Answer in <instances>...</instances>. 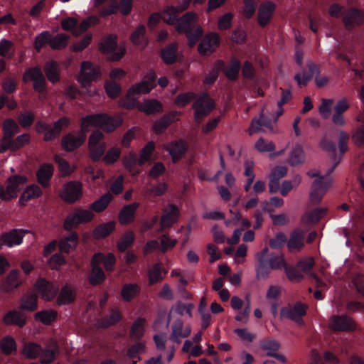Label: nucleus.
<instances>
[{"instance_id": "1", "label": "nucleus", "mask_w": 364, "mask_h": 364, "mask_svg": "<svg viewBox=\"0 0 364 364\" xmlns=\"http://www.w3.org/2000/svg\"><path fill=\"white\" fill-rule=\"evenodd\" d=\"M195 100L192 108L195 109L194 119L200 122L203 117L210 114L215 109V104L208 92H203L199 96L189 91L179 94L175 99L174 103L180 107H183Z\"/></svg>"}, {"instance_id": "2", "label": "nucleus", "mask_w": 364, "mask_h": 364, "mask_svg": "<svg viewBox=\"0 0 364 364\" xmlns=\"http://www.w3.org/2000/svg\"><path fill=\"white\" fill-rule=\"evenodd\" d=\"M122 123L123 119L120 116L113 117L107 113L87 114L81 119L80 129L77 134L83 136L85 141L90 126L100 128L106 133H112L122 126Z\"/></svg>"}, {"instance_id": "3", "label": "nucleus", "mask_w": 364, "mask_h": 364, "mask_svg": "<svg viewBox=\"0 0 364 364\" xmlns=\"http://www.w3.org/2000/svg\"><path fill=\"white\" fill-rule=\"evenodd\" d=\"M255 258L256 277L258 279H266L269 277L272 270L282 269V265L284 264V257L283 255H277L274 253L269 254L268 247H264L260 252H258Z\"/></svg>"}, {"instance_id": "4", "label": "nucleus", "mask_w": 364, "mask_h": 364, "mask_svg": "<svg viewBox=\"0 0 364 364\" xmlns=\"http://www.w3.org/2000/svg\"><path fill=\"white\" fill-rule=\"evenodd\" d=\"M94 217L95 214L90 210L81 207L76 208L65 219L63 223L64 230L70 232L82 224L91 222Z\"/></svg>"}, {"instance_id": "5", "label": "nucleus", "mask_w": 364, "mask_h": 364, "mask_svg": "<svg viewBox=\"0 0 364 364\" xmlns=\"http://www.w3.org/2000/svg\"><path fill=\"white\" fill-rule=\"evenodd\" d=\"M100 50L106 55H109L113 61L120 60L126 53L124 46H119L117 36L109 34L106 36L99 45Z\"/></svg>"}, {"instance_id": "6", "label": "nucleus", "mask_w": 364, "mask_h": 364, "mask_svg": "<svg viewBox=\"0 0 364 364\" xmlns=\"http://www.w3.org/2000/svg\"><path fill=\"white\" fill-rule=\"evenodd\" d=\"M22 80L25 83H27L28 81H33V90L36 92L41 95L46 93V79L39 67L34 66L27 68L23 75Z\"/></svg>"}, {"instance_id": "7", "label": "nucleus", "mask_w": 364, "mask_h": 364, "mask_svg": "<svg viewBox=\"0 0 364 364\" xmlns=\"http://www.w3.org/2000/svg\"><path fill=\"white\" fill-rule=\"evenodd\" d=\"M82 184L77 181H71L63 185L61 198L69 204H73L82 197Z\"/></svg>"}, {"instance_id": "8", "label": "nucleus", "mask_w": 364, "mask_h": 364, "mask_svg": "<svg viewBox=\"0 0 364 364\" xmlns=\"http://www.w3.org/2000/svg\"><path fill=\"white\" fill-rule=\"evenodd\" d=\"M307 306L301 302H296L294 306H284L280 310V316L295 321L299 326L304 324L303 317L306 314Z\"/></svg>"}, {"instance_id": "9", "label": "nucleus", "mask_w": 364, "mask_h": 364, "mask_svg": "<svg viewBox=\"0 0 364 364\" xmlns=\"http://www.w3.org/2000/svg\"><path fill=\"white\" fill-rule=\"evenodd\" d=\"M34 288L41 299L46 301H53L57 296L59 291L58 285L43 277L36 280Z\"/></svg>"}, {"instance_id": "10", "label": "nucleus", "mask_w": 364, "mask_h": 364, "mask_svg": "<svg viewBox=\"0 0 364 364\" xmlns=\"http://www.w3.org/2000/svg\"><path fill=\"white\" fill-rule=\"evenodd\" d=\"M28 232V230L23 229L14 228L1 233L0 235V250L4 246L11 248L20 245L22 244L23 237Z\"/></svg>"}, {"instance_id": "11", "label": "nucleus", "mask_w": 364, "mask_h": 364, "mask_svg": "<svg viewBox=\"0 0 364 364\" xmlns=\"http://www.w3.org/2000/svg\"><path fill=\"white\" fill-rule=\"evenodd\" d=\"M342 21L348 31H352L364 23V13L355 7L348 8L343 13Z\"/></svg>"}, {"instance_id": "12", "label": "nucleus", "mask_w": 364, "mask_h": 364, "mask_svg": "<svg viewBox=\"0 0 364 364\" xmlns=\"http://www.w3.org/2000/svg\"><path fill=\"white\" fill-rule=\"evenodd\" d=\"M101 75L100 68L92 63L84 61L82 63L79 81L82 87H86L92 81L97 80Z\"/></svg>"}, {"instance_id": "13", "label": "nucleus", "mask_w": 364, "mask_h": 364, "mask_svg": "<svg viewBox=\"0 0 364 364\" xmlns=\"http://www.w3.org/2000/svg\"><path fill=\"white\" fill-rule=\"evenodd\" d=\"M63 127L60 124H57V122L53 123V127H51L49 124L44 121L39 120L36 123V130L38 134L43 133V140L46 142L52 141L57 139Z\"/></svg>"}, {"instance_id": "14", "label": "nucleus", "mask_w": 364, "mask_h": 364, "mask_svg": "<svg viewBox=\"0 0 364 364\" xmlns=\"http://www.w3.org/2000/svg\"><path fill=\"white\" fill-rule=\"evenodd\" d=\"M220 38L217 33L206 34L198 46V51L201 55H208L213 53L220 46Z\"/></svg>"}, {"instance_id": "15", "label": "nucleus", "mask_w": 364, "mask_h": 364, "mask_svg": "<svg viewBox=\"0 0 364 364\" xmlns=\"http://www.w3.org/2000/svg\"><path fill=\"white\" fill-rule=\"evenodd\" d=\"M276 9V4L271 1H265L259 5L257 13V23L260 27L265 28L270 23Z\"/></svg>"}, {"instance_id": "16", "label": "nucleus", "mask_w": 364, "mask_h": 364, "mask_svg": "<svg viewBox=\"0 0 364 364\" xmlns=\"http://www.w3.org/2000/svg\"><path fill=\"white\" fill-rule=\"evenodd\" d=\"M330 184L331 181L328 179H325L323 176L314 180L310 192L311 202L314 204L318 203L329 188Z\"/></svg>"}, {"instance_id": "17", "label": "nucleus", "mask_w": 364, "mask_h": 364, "mask_svg": "<svg viewBox=\"0 0 364 364\" xmlns=\"http://www.w3.org/2000/svg\"><path fill=\"white\" fill-rule=\"evenodd\" d=\"M166 150L171 156L173 164L178 163L188 150V146L183 139L173 140L169 142Z\"/></svg>"}, {"instance_id": "18", "label": "nucleus", "mask_w": 364, "mask_h": 364, "mask_svg": "<svg viewBox=\"0 0 364 364\" xmlns=\"http://www.w3.org/2000/svg\"><path fill=\"white\" fill-rule=\"evenodd\" d=\"M191 0H180L177 6H169L164 10V21L169 25H174L177 21V16L186 11Z\"/></svg>"}, {"instance_id": "19", "label": "nucleus", "mask_w": 364, "mask_h": 364, "mask_svg": "<svg viewBox=\"0 0 364 364\" xmlns=\"http://www.w3.org/2000/svg\"><path fill=\"white\" fill-rule=\"evenodd\" d=\"M330 327L334 331H352L355 329L353 320L347 315H333L330 318Z\"/></svg>"}, {"instance_id": "20", "label": "nucleus", "mask_w": 364, "mask_h": 364, "mask_svg": "<svg viewBox=\"0 0 364 364\" xmlns=\"http://www.w3.org/2000/svg\"><path fill=\"white\" fill-rule=\"evenodd\" d=\"M27 182V178L23 176L14 175L7 179L5 195L8 201L17 197V193L20 191V185Z\"/></svg>"}, {"instance_id": "21", "label": "nucleus", "mask_w": 364, "mask_h": 364, "mask_svg": "<svg viewBox=\"0 0 364 364\" xmlns=\"http://www.w3.org/2000/svg\"><path fill=\"white\" fill-rule=\"evenodd\" d=\"M56 304L59 306L70 305L76 300V291L70 284H65L58 291Z\"/></svg>"}, {"instance_id": "22", "label": "nucleus", "mask_w": 364, "mask_h": 364, "mask_svg": "<svg viewBox=\"0 0 364 364\" xmlns=\"http://www.w3.org/2000/svg\"><path fill=\"white\" fill-rule=\"evenodd\" d=\"M85 142L83 136L69 132L62 137L60 145L65 151L72 152L79 149Z\"/></svg>"}, {"instance_id": "23", "label": "nucleus", "mask_w": 364, "mask_h": 364, "mask_svg": "<svg viewBox=\"0 0 364 364\" xmlns=\"http://www.w3.org/2000/svg\"><path fill=\"white\" fill-rule=\"evenodd\" d=\"M307 68L308 71H304L302 76L300 73H296L294 77V80L300 87H306L314 75H318L320 74V68L314 63H308Z\"/></svg>"}, {"instance_id": "24", "label": "nucleus", "mask_w": 364, "mask_h": 364, "mask_svg": "<svg viewBox=\"0 0 364 364\" xmlns=\"http://www.w3.org/2000/svg\"><path fill=\"white\" fill-rule=\"evenodd\" d=\"M92 259L100 266L102 264L105 270L108 273L114 270L117 259L115 255L112 252L106 255L102 252H97L94 254Z\"/></svg>"}, {"instance_id": "25", "label": "nucleus", "mask_w": 364, "mask_h": 364, "mask_svg": "<svg viewBox=\"0 0 364 364\" xmlns=\"http://www.w3.org/2000/svg\"><path fill=\"white\" fill-rule=\"evenodd\" d=\"M178 44L177 42L171 43L161 48L160 50V57L162 61L167 65L174 64L178 60Z\"/></svg>"}, {"instance_id": "26", "label": "nucleus", "mask_w": 364, "mask_h": 364, "mask_svg": "<svg viewBox=\"0 0 364 364\" xmlns=\"http://www.w3.org/2000/svg\"><path fill=\"white\" fill-rule=\"evenodd\" d=\"M196 18L197 16L193 12H187L180 18L177 17V21L174 24L176 25V31L178 33H185L192 28H194L196 26L195 21L196 20Z\"/></svg>"}, {"instance_id": "27", "label": "nucleus", "mask_w": 364, "mask_h": 364, "mask_svg": "<svg viewBox=\"0 0 364 364\" xmlns=\"http://www.w3.org/2000/svg\"><path fill=\"white\" fill-rule=\"evenodd\" d=\"M305 232L300 228H295L291 231L289 239L287 240V244L289 251H299L304 246Z\"/></svg>"}, {"instance_id": "28", "label": "nucleus", "mask_w": 364, "mask_h": 364, "mask_svg": "<svg viewBox=\"0 0 364 364\" xmlns=\"http://www.w3.org/2000/svg\"><path fill=\"white\" fill-rule=\"evenodd\" d=\"M179 215V210L175 204H169L164 210L161 218L163 228H169L175 223Z\"/></svg>"}, {"instance_id": "29", "label": "nucleus", "mask_w": 364, "mask_h": 364, "mask_svg": "<svg viewBox=\"0 0 364 364\" xmlns=\"http://www.w3.org/2000/svg\"><path fill=\"white\" fill-rule=\"evenodd\" d=\"M180 114L177 111H171L156 120L153 125V129L156 134L163 133Z\"/></svg>"}, {"instance_id": "30", "label": "nucleus", "mask_w": 364, "mask_h": 364, "mask_svg": "<svg viewBox=\"0 0 364 364\" xmlns=\"http://www.w3.org/2000/svg\"><path fill=\"white\" fill-rule=\"evenodd\" d=\"M54 167L51 164H42L36 172L38 182L43 187L48 188L53 177Z\"/></svg>"}, {"instance_id": "31", "label": "nucleus", "mask_w": 364, "mask_h": 364, "mask_svg": "<svg viewBox=\"0 0 364 364\" xmlns=\"http://www.w3.org/2000/svg\"><path fill=\"white\" fill-rule=\"evenodd\" d=\"M3 322L6 326H16L23 328L27 322L26 316L17 310L9 311L3 317Z\"/></svg>"}, {"instance_id": "32", "label": "nucleus", "mask_w": 364, "mask_h": 364, "mask_svg": "<svg viewBox=\"0 0 364 364\" xmlns=\"http://www.w3.org/2000/svg\"><path fill=\"white\" fill-rule=\"evenodd\" d=\"M139 203L134 202L124 205L119 213V221L122 225L132 223L135 217L136 212L139 207Z\"/></svg>"}, {"instance_id": "33", "label": "nucleus", "mask_w": 364, "mask_h": 364, "mask_svg": "<svg viewBox=\"0 0 364 364\" xmlns=\"http://www.w3.org/2000/svg\"><path fill=\"white\" fill-rule=\"evenodd\" d=\"M319 145L324 151L328 152L331 155L332 160L334 161L333 166L328 170L326 175L328 176L333 172L336 166L339 164L341 161V157L337 159L336 145L331 140H328L326 137H323L321 140Z\"/></svg>"}, {"instance_id": "34", "label": "nucleus", "mask_w": 364, "mask_h": 364, "mask_svg": "<svg viewBox=\"0 0 364 364\" xmlns=\"http://www.w3.org/2000/svg\"><path fill=\"white\" fill-rule=\"evenodd\" d=\"M166 274L167 271L164 268L161 263H155L148 270L149 284L154 285L161 282Z\"/></svg>"}, {"instance_id": "35", "label": "nucleus", "mask_w": 364, "mask_h": 364, "mask_svg": "<svg viewBox=\"0 0 364 364\" xmlns=\"http://www.w3.org/2000/svg\"><path fill=\"white\" fill-rule=\"evenodd\" d=\"M44 72L48 80L53 84L60 81V68L58 63L53 60H48L44 65Z\"/></svg>"}, {"instance_id": "36", "label": "nucleus", "mask_w": 364, "mask_h": 364, "mask_svg": "<svg viewBox=\"0 0 364 364\" xmlns=\"http://www.w3.org/2000/svg\"><path fill=\"white\" fill-rule=\"evenodd\" d=\"M79 240V236L76 232H71L68 236L65 237L59 242V249L60 252L69 253L75 250Z\"/></svg>"}, {"instance_id": "37", "label": "nucleus", "mask_w": 364, "mask_h": 364, "mask_svg": "<svg viewBox=\"0 0 364 364\" xmlns=\"http://www.w3.org/2000/svg\"><path fill=\"white\" fill-rule=\"evenodd\" d=\"M91 273L89 277V282L92 286L102 284L106 279V274L103 269L91 259Z\"/></svg>"}, {"instance_id": "38", "label": "nucleus", "mask_w": 364, "mask_h": 364, "mask_svg": "<svg viewBox=\"0 0 364 364\" xmlns=\"http://www.w3.org/2000/svg\"><path fill=\"white\" fill-rule=\"evenodd\" d=\"M141 287L136 283H128L123 285L121 290V296L126 302H130L139 295Z\"/></svg>"}, {"instance_id": "39", "label": "nucleus", "mask_w": 364, "mask_h": 364, "mask_svg": "<svg viewBox=\"0 0 364 364\" xmlns=\"http://www.w3.org/2000/svg\"><path fill=\"white\" fill-rule=\"evenodd\" d=\"M139 111L147 115L159 114L163 112V105L156 99L147 100L141 103Z\"/></svg>"}, {"instance_id": "40", "label": "nucleus", "mask_w": 364, "mask_h": 364, "mask_svg": "<svg viewBox=\"0 0 364 364\" xmlns=\"http://www.w3.org/2000/svg\"><path fill=\"white\" fill-rule=\"evenodd\" d=\"M43 192L41 188L36 184L28 186L22 193L19 198L21 205H25L26 202L31 199L39 198Z\"/></svg>"}, {"instance_id": "41", "label": "nucleus", "mask_w": 364, "mask_h": 364, "mask_svg": "<svg viewBox=\"0 0 364 364\" xmlns=\"http://www.w3.org/2000/svg\"><path fill=\"white\" fill-rule=\"evenodd\" d=\"M20 272L18 269H12L6 276L4 281V289L8 291H12L21 284L20 279Z\"/></svg>"}, {"instance_id": "42", "label": "nucleus", "mask_w": 364, "mask_h": 364, "mask_svg": "<svg viewBox=\"0 0 364 364\" xmlns=\"http://www.w3.org/2000/svg\"><path fill=\"white\" fill-rule=\"evenodd\" d=\"M115 221H109L97 225L93 230L96 239H103L109 236L115 229Z\"/></svg>"}, {"instance_id": "43", "label": "nucleus", "mask_w": 364, "mask_h": 364, "mask_svg": "<svg viewBox=\"0 0 364 364\" xmlns=\"http://www.w3.org/2000/svg\"><path fill=\"white\" fill-rule=\"evenodd\" d=\"M113 199L111 193H107L90 205V210L95 213L104 211Z\"/></svg>"}, {"instance_id": "44", "label": "nucleus", "mask_w": 364, "mask_h": 364, "mask_svg": "<svg viewBox=\"0 0 364 364\" xmlns=\"http://www.w3.org/2000/svg\"><path fill=\"white\" fill-rule=\"evenodd\" d=\"M122 319V314L118 310L112 309L109 316H105L98 321V326L102 328H107L114 326Z\"/></svg>"}, {"instance_id": "45", "label": "nucleus", "mask_w": 364, "mask_h": 364, "mask_svg": "<svg viewBox=\"0 0 364 364\" xmlns=\"http://www.w3.org/2000/svg\"><path fill=\"white\" fill-rule=\"evenodd\" d=\"M305 161V153L301 145H296L289 154L288 163L291 166L301 164Z\"/></svg>"}, {"instance_id": "46", "label": "nucleus", "mask_w": 364, "mask_h": 364, "mask_svg": "<svg viewBox=\"0 0 364 364\" xmlns=\"http://www.w3.org/2000/svg\"><path fill=\"white\" fill-rule=\"evenodd\" d=\"M34 317L36 320L48 326L57 319L58 312L54 309L43 310L36 313Z\"/></svg>"}, {"instance_id": "47", "label": "nucleus", "mask_w": 364, "mask_h": 364, "mask_svg": "<svg viewBox=\"0 0 364 364\" xmlns=\"http://www.w3.org/2000/svg\"><path fill=\"white\" fill-rule=\"evenodd\" d=\"M240 69V61L236 58H232L229 66L226 67L225 75L228 80L235 81L238 78Z\"/></svg>"}, {"instance_id": "48", "label": "nucleus", "mask_w": 364, "mask_h": 364, "mask_svg": "<svg viewBox=\"0 0 364 364\" xmlns=\"http://www.w3.org/2000/svg\"><path fill=\"white\" fill-rule=\"evenodd\" d=\"M38 299L36 294H29L21 299L20 309L28 311H34L38 309Z\"/></svg>"}, {"instance_id": "49", "label": "nucleus", "mask_w": 364, "mask_h": 364, "mask_svg": "<svg viewBox=\"0 0 364 364\" xmlns=\"http://www.w3.org/2000/svg\"><path fill=\"white\" fill-rule=\"evenodd\" d=\"M146 27L144 25H139L135 31L132 32L130 36L131 41L136 46L146 47L147 41L145 39Z\"/></svg>"}, {"instance_id": "50", "label": "nucleus", "mask_w": 364, "mask_h": 364, "mask_svg": "<svg viewBox=\"0 0 364 364\" xmlns=\"http://www.w3.org/2000/svg\"><path fill=\"white\" fill-rule=\"evenodd\" d=\"M122 164L129 172L132 173L134 175L139 173V171H136V165L137 164H139V159L134 151H130L122 158Z\"/></svg>"}, {"instance_id": "51", "label": "nucleus", "mask_w": 364, "mask_h": 364, "mask_svg": "<svg viewBox=\"0 0 364 364\" xmlns=\"http://www.w3.org/2000/svg\"><path fill=\"white\" fill-rule=\"evenodd\" d=\"M272 121L266 117L262 112L258 119L254 118L252 120L250 127V134H252L253 132L260 131L262 129V127L272 129Z\"/></svg>"}, {"instance_id": "52", "label": "nucleus", "mask_w": 364, "mask_h": 364, "mask_svg": "<svg viewBox=\"0 0 364 364\" xmlns=\"http://www.w3.org/2000/svg\"><path fill=\"white\" fill-rule=\"evenodd\" d=\"M4 139L11 141L14 135L19 132V127L13 119H7L3 125Z\"/></svg>"}, {"instance_id": "53", "label": "nucleus", "mask_w": 364, "mask_h": 364, "mask_svg": "<svg viewBox=\"0 0 364 364\" xmlns=\"http://www.w3.org/2000/svg\"><path fill=\"white\" fill-rule=\"evenodd\" d=\"M0 348L1 352L9 355L17 350V344L14 338L11 336L4 337L0 343Z\"/></svg>"}, {"instance_id": "54", "label": "nucleus", "mask_w": 364, "mask_h": 364, "mask_svg": "<svg viewBox=\"0 0 364 364\" xmlns=\"http://www.w3.org/2000/svg\"><path fill=\"white\" fill-rule=\"evenodd\" d=\"M146 320L138 318L132 324L130 329V336L134 341H139L144 336V323Z\"/></svg>"}, {"instance_id": "55", "label": "nucleus", "mask_w": 364, "mask_h": 364, "mask_svg": "<svg viewBox=\"0 0 364 364\" xmlns=\"http://www.w3.org/2000/svg\"><path fill=\"white\" fill-rule=\"evenodd\" d=\"M156 145L154 141H149L141 150L139 154V165L143 166L146 162L150 161L152 154L155 151Z\"/></svg>"}, {"instance_id": "56", "label": "nucleus", "mask_w": 364, "mask_h": 364, "mask_svg": "<svg viewBox=\"0 0 364 364\" xmlns=\"http://www.w3.org/2000/svg\"><path fill=\"white\" fill-rule=\"evenodd\" d=\"M135 240L134 233L132 231L125 232L119 241L117 242V247L120 252H125L129 247H131Z\"/></svg>"}, {"instance_id": "57", "label": "nucleus", "mask_w": 364, "mask_h": 364, "mask_svg": "<svg viewBox=\"0 0 364 364\" xmlns=\"http://www.w3.org/2000/svg\"><path fill=\"white\" fill-rule=\"evenodd\" d=\"M15 53L14 43L7 39H1L0 41V56L11 60Z\"/></svg>"}, {"instance_id": "58", "label": "nucleus", "mask_w": 364, "mask_h": 364, "mask_svg": "<svg viewBox=\"0 0 364 364\" xmlns=\"http://www.w3.org/2000/svg\"><path fill=\"white\" fill-rule=\"evenodd\" d=\"M151 91V87L146 85L145 82H140L132 85L128 90V97L134 95H141L149 94Z\"/></svg>"}, {"instance_id": "59", "label": "nucleus", "mask_w": 364, "mask_h": 364, "mask_svg": "<svg viewBox=\"0 0 364 364\" xmlns=\"http://www.w3.org/2000/svg\"><path fill=\"white\" fill-rule=\"evenodd\" d=\"M326 210L323 208H316L311 212L305 213L301 218L302 222L306 223H314L320 220Z\"/></svg>"}, {"instance_id": "60", "label": "nucleus", "mask_w": 364, "mask_h": 364, "mask_svg": "<svg viewBox=\"0 0 364 364\" xmlns=\"http://www.w3.org/2000/svg\"><path fill=\"white\" fill-rule=\"evenodd\" d=\"M183 323L181 319H176L172 324V332L170 335V340L174 343H180V337L183 335Z\"/></svg>"}, {"instance_id": "61", "label": "nucleus", "mask_w": 364, "mask_h": 364, "mask_svg": "<svg viewBox=\"0 0 364 364\" xmlns=\"http://www.w3.org/2000/svg\"><path fill=\"white\" fill-rule=\"evenodd\" d=\"M121 150L118 147H112L107 150L102 158L104 163L112 165L116 163L121 156Z\"/></svg>"}, {"instance_id": "62", "label": "nucleus", "mask_w": 364, "mask_h": 364, "mask_svg": "<svg viewBox=\"0 0 364 364\" xmlns=\"http://www.w3.org/2000/svg\"><path fill=\"white\" fill-rule=\"evenodd\" d=\"M42 351V347L34 343H26L23 348L24 355L31 359H35L38 358Z\"/></svg>"}, {"instance_id": "63", "label": "nucleus", "mask_w": 364, "mask_h": 364, "mask_svg": "<svg viewBox=\"0 0 364 364\" xmlns=\"http://www.w3.org/2000/svg\"><path fill=\"white\" fill-rule=\"evenodd\" d=\"M69 36L65 33H60L55 37L50 36V46L53 49H60L66 47Z\"/></svg>"}, {"instance_id": "64", "label": "nucleus", "mask_w": 364, "mask_h": 364, "mask_svg": "<svg viewBox=\"0 0 364 364\" xmlns=\"http://www.w3.org/2000/svg\"><path fill=\"white\" fill-rule=\"evenodd\" d=\"M106 93L111 99H116L121 93L122 88L119 84L114 81H107L105 84Z\"/></svg>"}]
</instances>
